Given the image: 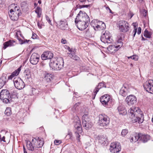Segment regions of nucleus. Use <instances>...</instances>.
<instances>
[{"label":"nucleus","mask_w":153,"mask_h":153,"mask_svg":"<svg viewBox=\"0 0 153 153\" xmlns=\"http://www.w3.org/2000/svg\"><path fill=\"white\" fill-rule=\"evenodd\" d=\"M79 1L81 2H83L84 1H86V0H79Z\"/></svg>","instance_id":"obj_62"},{"label":"nucleus","mask_w":153,"mask_h":153,"mask_svg":"<svg viewBox=\"0 0 153 153\" xmlns=\"http://www.w3.org/2000/svg\"><path fill=\"white\" fill-rule=\"evenodd\" d=\"M130 141L131 142H132L133 141V138L131 137V139H130Z\"/></svg>","instance_id":"obj_64"},{"label":"nucleus","mask_w":153,"mask_h":153,"mask_svg":"<svg viewBox=\"0 0 153 153\" xmlns=\"http://www.w3.org/2000/svg\"><path fill=\"white\" fill-rule=\"evenodd\" d=\"M39 56L36 53H33L31 55L30 61V62L33 65H36L39 62Z\"/></svg>","instance_id":"obj_14"},{"label":"nucleus","mask_w":153,"mask_h":153,"mask_svg":"<svg viewBox=\"0 0 153 153\" xmlns=\"http://www.w3.org/2000/svg\"><path fill=\"white\" fill-rule=\"evenodd\" d=\"M61 143V141L60 140H55L54 141L55 144L57 145Z\"/></svg>","instance_id":"obj_48"},{"label":"nucleus","mask_w":153,"mask_h":153,"mask_svg":"<svg viewBox=\"0 0 153 153\" xmlns=\"http://www.w3.org/2000/svg\"><path fill=\"white\" fill-rule=\"evenodd\" d=\"M46 19L47 21L51 25H52V24L51 23V20H50L49 17L47 16L46 15L45 16Z\"/></svg>","instance_id":"obj_47"},{"label":"nucleus","mask_w":153,"mask_h":153,"mask_svg":"<svg viewBox=\"0 0 153 153\" xmlns=\"http://www.w3.org/2000/svg\"><path fill=\"white\" fill-rule=\"evenodd\" d=\"M37 25H38V26L40 28H41V24L39 22H38Z\"/></svg>","instance_id":"obj_58"},{"label":"nucleus","mask_w":153,"mask_h":153,"mask_svg":"<svg viewBox=\"0 0 153 153\" xmlns=\"http://www.w3.org/2000/svg\"><path fill=\"white\" fill-rule=\"evenodd\" d=\"M137 23H134V36H135L137 32L138 34H140L141 31V28L140 27H139L137 30V28L136 29Z\"/></svg>","instance_id":"obj_38"},{"label":"nucleus","mask_w":153,"mask_h":153,"mask_svg":"<svg viewBox=\"0 0 153 153\" xmlns=\"http://www.w3.org/2000/svg\"><path fill=\"white\" fill-rule=\"evenodd\" d=\"M68 56L71 58L75 60H78L79 57L76 56L75 54L72 53H68Z\"/></svg>","instance_id":"obj_37"},{"label":"nucleus","mask_w":153,"mask_h":153,"mask_svg":"<svg viewBox=\"0 0 153 153\" xmlns=\"http://www.w3.org/2000/svg\"><path fill=\"white\" fill-rule=\"evenodd\" d=\"M32 93L34 95H36L38 94L39 91L35 88H32Z\"/></svg>","instance_id":"obj_45"},{"label":"nucleus","mask_w":153,"mask_h":153,"mask_svg":"<svg viewBox=\"0 0 153 153\" xmlns=\"http://www.w3.org/2000/svg\"><path fill=\"white\" fill-rule=\"evenodd\" d=\"M37 140V141H38V143L36 142V147L37 148L38 150V148H41L43 146L44 143L43 141H41L40 139H39V137L35 138Z\"/></svg>","instance_id":"obj_29"},{"label":"nucleus","mask_w":153,"mask_h":153,"mask_svg":"<svg viewBox=\"0 0 153 153\" xmlns=\"http://www.w3.org/2000/svg\"><path fill=\"white\" fill-rule=\"evenodd\" d=\"M133 15L134 14L131 11H130L129 12V13H128V16L129 18L131 19Z\"/></svg>","instance_id":"obj_46"},{"label":"nucleus","mask_w":153,"mask_h":153,"mask_svg":"<svg viewBox=\"0 0 153 153\" xmlns=\"http://www.w3.org/2000/svg\"><path fill=\"white\" fill-rule=\"evenodd\" d=\"M128 59L131 58L133 59H134V55H132L131 56L128 57Z\"/></svg>","instance_id":"obj_57"},{"label":"nucleus","mask_w":153,"mask_h":153,"mask_svg":"<svg viewBox=\"0 0 153 153\" xmlns=\"http://www.w3.org/2000/svg\"><path fill=\"white\" fill-rule=\"evenodd\" d=\"M100 100L101 103L105 105L108 104H111L112 102L111 99L108 94L104 95L101 97Z\"/></svg>","instance_id":"obj_11"},{"label":"nucleus","mask_w":153,"mask_h":153,"mask_svg":"<svg viewBox=\"0 0 153 153\" xmlns=\"http://www.w3.org/2000/svg\"><path fill=\"white\" fill-rule=\"evenodd\" d=\"M98 30H102L105 28V24L101 21H99L98 22Z\"/></svg>","instance_id":"obj_28"},{"label":"nucleus","mask_w":153,"mask_h":153,"mask_svg":"<svg viewBox=\"0 0 153 153\" xmlns=\"http://www.w3.org/2000/svg\"><path fill=\"white\" fill-rule=\"evenodd\" d=\"M64 64L63 59L62 58H59L55 61L51 60L49 65L53 70H60L63 68Z\"/></svg>","instance_id":"obj_3"},{"label":"nucleus","mask_w":153,"mask_h":153,"mask_svg":"<svg viewBox=\"0 0 153 153\" xmlns=\"http://www.w3.org/2000/svg\"><path fill=\"white\" fill-rule=\"evenodd\" d=\"M68 50L70 52H72V49H70L69 47H68Z\"/></svg>","instance_id":"obj_63"},{"label":"nucleus","mask_w":153,"mask_h":153,"mask_svg":"<svg viewBox=\"0 0 153 153\" xmlns=\"http://www.w3.org/2000/svg\"><path fill=\"white\" fill-rule=\"evenodd\" d=\"M117 109L120 114H122V112H124L126 110L125 107L121 105H119Z\"/></svg>","instance_id":"obj_34"},{"label":"nucleus","mask_w":153,"mask_h":153,"mask_svg":"<svg viewBox=\"0 0 153 153\" xmlns=\"http://www.w3.org/2000/svg\"><path fill=\"white\" fill-rule=\"evenodd\" d=\"M13 11V9H11L9 13V15L12 20L16 21L18 19L19 16L21 15V13H17L16 14Z\"/></svg>","instance_id":"obj_18"},{"label":"nucleus","mask_w":153,"mask_h":153,"mask_svg":"<svg viewBox=\"0 0 153 153\" xmlns=\"http://www.w3.org/2000/svg\"><path fill=\"white\" fill-rule=\"evenodd\" d=\"M100 40L102 42L105 43H111L113 41V39L111 38L109 32L108 31H105L101 35Z\"/></svg>","instance_id":"obj_9"},{"label":"nucleus","mask_w":153,"mask_h":153,"mask_svg":"<svg viewBox=\"0 0 153 153\" xmlns=\"http://www.w3.org/2000/svg\"><path fill=\"white\" fill-rule=\"evenodd\" d=\"M106 9H107V10H108L110 13H112L111 10L110 9V8L109 7H106Z\"/></svg>","instance_id":"obj_55"},{"label":"nucleus","mask_w":153,"mask_h":153,"mask_svg":"<svg viewBox=\"0 0 153 153\" xmlns=\"http://www.w3.org/2000/svg\"><path fill=\"white\" fill-rule=\"evenodd\" d=\"M35 12L38 15V16L39 17H41V8L39 7H37L35 10Z\"/></svg>","instance_id":"obj_41"},{"label":"nucleus","mask_w":153,"mask_h":153,"mask_svg":"<svg viewBox=\"0 0 153 153\" xmlns=\"http://www.w3.org/2000/svg\"><path fill=\"white\" fill-rule=\"evenodd\" d=\"M128 129H126L122 130L121 133V135L122 136L124 137L128 133Z\"/></svg>","instance_id":"obj_44"},{"label":"nucleus","mask_w":153,"mask_h":153,"mask_svg":"<svg viewBox=\"0 0 153 153\" xmlns=\"http://www.w3.org/2000/svg\"><path fill=\"white\" fill-rule=\"evenodd\" d=\"M108 50L110 52L113 53L114 51H115L117 50L115 49V47L114 46L110 45L108 48Z\"/></svg>","instance_id":"obj_40"},{"label":"nucleus","mask_w":153,"mask_h":153,"mask_svg":"<svg viewBox=\"0 0 153 153\" xmlns=\"http://www.w3.org/2000/svg\"><path fill=\"white\" fill-rule=\"evenodd\" d=\"M75 119L73 121V123L74 127L76 130L75 134L78 142H79L80 135L79 133H81L82 131V125L79 117L77 116H76L75 117Z\"/></svg>","instance_id":"obj_2"},{"label":"nucleus","mask_w":153,"mask_h":153,"mask_svg":"<svg viewBox=\"0 0 153 153\" xmlns=\"http://www.w3.org/2000/svg\"><path fill=\"white\" fill-rule=\"evenodd\" d=\"M37 35L34 33H32V38L33 39H36Z\"/></svg>","instance_id":"obj_51"},{"label":"nucleus","mask_w":153,"mask_h":153,"mask_svg":"<svg viewBox=\"0 0 153 153\" xmlns=\"http://www.w3.org/2000/svg\"><path fill=\"white\" fill-rule=\"evenodd\" d=\"M35 138H34L31 142L28 141L27 142V149L30 151H34L36 153L38 152V149L36 147V142L38 143V141Z\"/></svg>","instance_id":"obj_4"},{"label":"nucleus","mask_w":153,"mask_h":153,"mask_svg":"<svg viewBox=\"0 0 153 153\" xmlns=\"http://www.w3.org/2000/svg\"><path fill=\"white\" fill-rule=\"evenodd\" d=\"M23 77L26 81L28 80L31 78V75L29 71L24 72V75Z\"/></svg>","instance_id":"obj_35"},{"label":"nucleus","mask_w":153,"mask_h":153,"mask_svg":"<svg viewBox=\"0 0 153 153\" xmlns=\"http://www.w3.org/2000/svg\"><path fill=\"white\" fill-rule=\"evenodd\" d=\"M119 28L122 32H126L129 30L128 23L125 21H120L119 24Z\"/></svg>","instance_id":"obj_12"},{"label":"nucleus","mask_w":153,"mask_h":153,"mask_svg":"<svg viewBox=\"0 0 153 153\" xmlns=\"http://www.w3.org/2000/svg\"><path fill=\"white\" fill-rule=\"evenodd\" d=\"M23 149L24 150V152H27L25 148V146H23Z\"/></svg>","instance_id":"obj_60"},{"label":"nucleus","mask_w":153,"mask_h":153,"mask_svg":"<svg viewBox=\"0 0 153 153\" xmlns=\"http://www.w3.org/2000/svg\"><path fill=\"white\" fill-rule=\"evenodd\" d=\"M126 100L129 105H133L134 104V96L133 95L128 96L126 98Z\"/></svg>","instance_id":"obj_19"},{"label":"nucleus","mask_w":153,"mask_h":153,"mask_svg":"<svg viewBox=\"0 0 153 153\" xmlns=\"http://www.w3.org/2000/svg\"><path fill=\"white\" fill-rule=\"evenodd\" d=\"M10 93L7 89H3L0 93V99L2 100L3 102L6 103L10 102L11 100L9 98Z\"/></svg>","instance_id":"obj_5"},{"label":"nucleus","mask_w":153,"mask_h":153,"mask_svg":"<svg viewBox=\"0 0 153 153\" xmlns=\"http://www.w3.org/2000/svg\"><path fill=\"white\" fill-rule=\"evenodd\" d=\"M53 57V54L49 51H46L44 52L41 55V58L43 60L50 59Z\"/></svg>","instance_id":"obj_16"},{"label":"nucleus","mask_w":153,"mask_h":153,"mask_svg":"<svg viewBox=\"0 0 153 153\" xmlns=\"http://www.w3.org/2000/svg\"><path fill=\"white\" fill-rule=\"evenodd\" d=\"M13 82L15 87L18 89H21L25 86V84L20 78H14L13 79Z\"/></svg>","instance_id":"obj_10"},{"label":"nucleus","mask_w":153,"mask_h":153,"mask_svg":"<svg viewBox=\"0 0 153 153\" xmlns=\"http://www.w3.org/2000/svg\"><path fill=\"white\" fill-rule=\"evenodd\" d=\"M7 81V76L3 75L0 78V89L5 84Z\"/></svg>","instance_id":"obj_21"},{"label":"nucleus","mask_w":153,"mask_h":153,"mask_svg":"<svg viewBox=\"0 0 153 153\" xmlns=\"http://www.w3.org/2000/svg\"><path fill=\"white\" fill-rule=\"evenodd\" d=\"M57 26L62 30H66L68 28V24L65 19H62L57 23Z\"/></svg>","instance_id":"obj_13"},{"label":"nucleus","mask_w":153,"mask_h":153,"mask_svg":"<svg viewBox=\"0 0 153 153\" xmlns=\"http://www.w3.org/2000/svg\"><path fill=\"white\" fill-rule=\"evenodd\" d=\"M61 43L63 44H65L67 42V41L65 39H62L61 40Z\"/></svg>","instance_id":"obj_52"},{"label":"nucleus","mask_w":153,"mask_h":153,"mask_svg":"<svg viewBox=\"0 0 153 153\" xmlns=\"http://www.w3.org/2000/svg\"><path fill=\"white\" fill-rule=\"evenodd\" d=\"M143 86L144 89L148 92L153 86V80L150 79L146 81L143 84Z\"/></svg>","instance_id":"obj_15"},{"label":"nucleus","mask_w":153,"mask_h":153,"mask_svg":"<svg viewBox=\"0 0 153 153\" xmlns=\"http://www.w3.org/2000/svg\"><path fill=\"white\" fill-rule=\"evenodd\" d=\"M129 91L128 86L126 84H124L122 87L120 91V94L123 97H126Z\"/></svg>","instance_id":"obj_17"},{"label":"nucleus","mask_w":153,"mask_h":153,"mask_svg":"<svg viewBox=\"0 0 153 153\" xmlns=\"http://www.w3.org/2000/svg\"><path fill=\"white\" fill-rule=\"evenodd\" d=\"M109 120V118L107 116L102 114L99 115L98 123L100 126L104 127L108 126Z\"/></svg>","instance_id":"obj_6"},{"label":"nucleus","mask_w":153,"mask_h":153,"mask_svg":"<svg viewBox=\"0 0 153 153\" xmlns=\"http://www.w3.org/2000/svg\"><path fill=\"white\" fill-rule=\"evenodd\" d=\"M149 93L151 94H153V86L151 88V89L149 90V91L148 92Z\"/></svg>","instance_id":"obj_53"},{"label":"nucleus","mask_w":153,"mask_h":153,"mask_svg":"<svg viewBox=\"0 0 153 153\" xmlns=\"http://www.w3.org/2000/svg\"><path fill=\"white\" fill-rule=\"evenodd\" d=\"M109 150L111 153L119 152L121 150V146L120 143L118 142L112 143L110 144Z\"/></svg>","instance_id":"obj_8"},{"label":"nucleus","mask_w":153,"mask_h":153,"mask_svg":"<svg viewBox=\"0 0 153 153\" xmlns=\"http://www.w3.org/2000/svg\"><path fill=\"white\" fill-rule=\"evenodd\" d=\"M143 35L145 37L147 38H150L151 37L152 34L151 33L149 32L146 29L145 30Z\"/></svg>","instance_id":"obj_36"},{"label":"nucleus","mask_w":153,"mask_h":153,"mask_svg":"<svg viewBox=\"0 0 153 153\" xmlns=\"http://www.w3.org/2000/svg\"><path fill=\"white\" fill-rule=\"evenodd\" d=\"M83 127L86 129H88L91 128L92 124L91 121H87L85 122L84 121L83 123H82Z\"/></svg>","instance_id":"obj_24"},{"label":"nucleus","mask_w":153,"mask_h":153,"mask_svg":"<svg viewBox=\"0 0 153 153\" xmlns=\"http://www.w3.org/2000/svg\"><path fill=\"white\" fill-rule=\"evenodd\" d=\"M147 12V11L146 10H143L142 14H143V16H144L145 17H146V16Z\"/></svg>","instance_id":"obj_50"},{"label":"nucleus","mask_w":153,"mask_h":153,"mask_svg":"<svg viewBox=\"0 0 153 153\" xmlns=\"http://www.w3.org/2000/svg\"><path fill=\"white\" fill-rule=\"evenodd\" d=\"M5 137L4 136H3V137L1 138V139L0 140V141H3L4 142H5Z\"/></svg>","instance_id":"obj_54"},{"label":"nucleus","mask_w":153,"mask_h":153,"mask_svg":"<svg viewBox=\"0 0 153 153\" xmlns=\"http://www.w3.org/2000/svg\"><path fill=\"white\" fill-rule=\"evenodd\" d=\"M97 138L99 142L101 144H103L107 140V138L103 135L98 136Z\"/></svg>","instance_id":"obj_30"},{"label":"nucleus","mask_w":153,"mask_h":153,"mask_svg":"<svg viewBox=\"0 0 153 153\" xmlns=\"http://www.w3.org/2000/svg\"><path fill=\"white\" fill-rule=\"evenodd\" d=\"M128 112L129 113V114H131V117H133L134 116V115H133L134 113V107L132 106L131 108L129 110Z\"/></svg>","instance_id":"obj_42"},{"label":"nucleus","mask_w":153,"mask_h":153,"mask_svg":"<svg viewBox=\"0 0 153 153\" xmlns=\"http://www.w3.org/2000/svg\"><path fill=\"white\" fill-rule=\"evenodd\" d=\"M12 9L13 11V12H14L16 14L17 13H21L19 8L18 7L15 6L14 9Z\"/></svg>","instance_id":"obj_43"},{"label":"nucleus","mask_w":153,"mask_h":153,"mask_svg":"<svg viewBox=\"0 0 153 153\" xmlns=\"http://www.w3.org/2000/svg\"><path fill=\"white\" fill-rule=\"evenodd\" d=\"M45 78L46 82H48L51 81L52 79V75L48 73H46L45 74Z\"/></svg>","instance_id":"obj_31"},{"label":"nucleus","mask_w":153,"mask_h":153,"mask_svg":"<svg viewBox=\"0 0 153 153\" xmlns=\"http://www.w3.org/2000/svg\"><path fill=\"white\" fill-rule=\"evenodd\" d=\"M144 115H141V116H136L135 117L134 123H137L140 124L142 123L144 120Z\"/></svg>","instance_id":"obj_22"},{"label":"nucleus","mask_w":153,"mask_h":153,"mask_svg":"<svg viewBox=\"0 0 153 153\" xmlns=\"http://www.w3.org/2000/svg\"><path fill=\"white\" fill-rule=\"evenodd\" d=\"M120 45H118V46H117L115 47V49L117 48H120Z\"/></svg>","instance_id":"obj_61"},{"label":"nucleus","mask_w":153,"mask_h":153,"mask_svg":"<svg viewBox=\"0 0 153 153\" xmlns=\"http://www.w3.org/2000/svg\"><path fill=\"white\" fill-rule=\"evenodd\" d=\"M89 116L88 114H85L82 117V123H83L84 121L86 122L87 121H90V119Z\"/></svg>","instance_id":"obj_33"},{"label":"nucleus","mask_w":153,"mask_h":153,"mask_svg":"<svg viewBox=\"0 0 153 153\" xmlns=\"http://www.w3.org/2000/svg\"><path fill=\"white\" fill-rule=\"evenodd\" d=\"M138 59V56L134 55V60H137Z\"/></svg>","instance_id":"obj_56"},{"label":"nucleus","mask_w":153,"mask_h":153,"mask_svg":"<svg viewBox=\"0 0 153 153\" xmlns=\"http://www.w3.org/2000/svg\"><path fill=\"white\" fill-rule=\"evenodd\" d=\"M134 137L135 140H136L135 142L137 141V143H139V141L143 143L146 142L150 139V136L148 135H144L140 133H136Z\"/></svg>","instance_id":"obj_7"},{"label":"nucleus","mask_w":153,"mask_h":153,"mask_svg":"<svg viewBox=\"0 0 153 153\" xmlns=\"http://www.w3.org/2000/svg\"><path fill=\"white\" fill-rule=\"evenodd\" d=\"M15 42L13 40H9L8 41L4 43V46L3 48L4 49H5L7 47L9 46H13L14 45L13 43H15Z\"/></svg>","instance_id":"obj_25"},{"label":"nucleus","mask_w":153,"mask_h":153,"mask_svg":"<svg viewBox=\"0 0 153 153\" xmlns=\"http://www.w3.org/2000/svg\"><path fill=\"white\" fill-rule=\"evenodd\" d=\"M98 21L97 20H92L91 22V25L94 27L95 30H98Z\"/></svg>","instance_id":"obj_26"},{"label":"nucleus","mask_w":153,"mask_h":153,"mask_svg":"<svg viewBox=\"0 0 153 153\" xmlns=\"http://www.w3.org/2000/svg\"><path fill=\"white\" fill-rule=\"evenodd\" d=\"M79 103H77L75 104L72 108L71 110L73 112H76L78 111L79 108Z\"/></svg>","instance_id":"obj_32"},{"label":"nucleus","mask_w":153,"mask_h":153,"mask_svg":"<svg viewBox=\"0 0 153 153\" xmlns=\"http://www.w3.org/2000/svg\"><path fill=\"white\" fill-rule=\"evenodd\" d=\"M75 22L77 28L83 30L86 28L90 22V18L84 11H79L75 19Z\"/></svg>","instance_id":"obj_1"},{"label":"nucleus","mask_w":153,"mask_h":153,"mask_svg":"<svg viewBox=\"0 0 153 153\" xmlns=\"http://www.w3.org/2000/svg\"><path fill=\"white\" fill-rule=\"evenodd\" d=\"M106 87V86L105 85L104 82H102L100 83L95 88L94 91V94L96 95L97 92L102 87Z\"/></svg>","instance_id":"obj_20"},{"label":"nucleus","mask_w":153,"mask_h":153,"mask_svg":"<svg viewBox=\"0 0 153 153\" xmlns=\"http://www.w3.org/2000/svg\"><path fill=\"white\" fill-rule=\"evenodd\" d=\"M143 115L142 112L138 107L134 108V117Z\"/></svg>","instance_id":"obj_27"},{"label":"nucleus","mask_w":153,"mask_h":153,"mask_svg":"<svg viewBox=\"0 0 153 153\" xmlns=\"http://www.w3.org/2000/svg\"><path fill=\"white\" fill-rule=\"evenodd\" d=\"M26 4V2H22L21 4V7H23V5H25V4Z\"/></svg>","instance_id":"obj_59"},{"label":"nucleus","mask_w":153,"mask_h":153,"mask_svg":"<svg viewBox=\"0 0 153 153\" xmlns=\"http://www.w3.org/2000/svg\"><path fill=\"white\" fill-rule=\"evenodd\" d=\"M4 113L7 116L10 115L12 113L11 108L10 107L7 108L4 112Z\"/></svg>","instance_id":"obj_39"},{"label":"nucleus","mask_w":153,"mask_h":153,"mask_svg":"<svg viewBox=\"0 0 153 153\" xmlns=\"http://www.w3.org/2000/svg\"><path fill=\"white\" fill-rule=\"evenodd\" d=\"M21 70V67L19 68L17 70L13 72L8 77V79H12L15 76L18 75Z\"/></svg>","instance_id":"obj_23"},{"label":"nucleus","mask_w":153,"mask_h":153,"mask_svg":"<svg viewBox=\"0 0 153 153\" xmlns=\"http://www.w3.org/2000/svg\"><path fill=\"white\" fill-rule=\"evenodd\" d=\"M90 5H79V7L80 8H82L84 7H89Z\"/></svg>","instance_id":"obj_49"}]
</instances>
